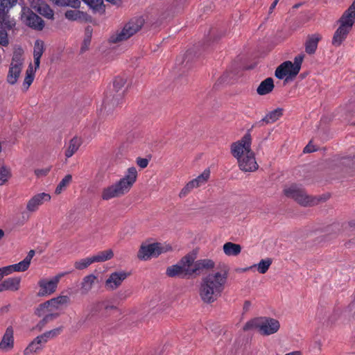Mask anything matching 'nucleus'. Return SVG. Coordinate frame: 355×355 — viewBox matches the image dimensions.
<instances>
[{
	"label": "nucleus",
	"instance_id": "nucleus-1",
	"mask_svg": "<svg viewBox=\"0 0 355 355\" xmlns=\"http://www.w3.org/2000/svg\"><path fill=\"white\" fill-rule=\"evenodd\" d=\"M251 145L252 137L248 130L241 139L233 142L230 146L231 154L236 159L239 169L243 172H254L259 168Z\"/></svg>",
	"mask_w": 355,
	"mask_h": 355
},
{
	"label": "nucleus",
	"instance_id": "nucleus-2",
	"mask_svg": "<svg viewBox=\"0 0 355 355\" xmlns=\"http://www.w3.org/2000/svg\"><path fill=\"white\" fill-rule=\"evenodd\" d=\"M226 272H216L203 277L199 285L198 294L203 303L211 304L220 296L227 282Z\"/></svg>",
	"mask_w": 355,
	"mask_h": 355
},
{
	"label": "nucleus",
	"instance_id": "nucleus-3",
	"mask_svg": "<svg viewBox=\"0 0 355 355\" xmlns=\"http://www.w3.org/2000/svg\"><path fill=\"white\" fill-rule=\"evenodd\" d=\"M137 179V171L134 166L128 168L125 175L114 183L103 188L101 198L103 200H110L121 198L131 190Z\"/></svg>",
	"mask_w": 355,
	"mask_h": 355
},
{
	"label": "nucleus",
	"instance_id": "nucleus-4",
	"mask_svg": "<svg viewBox=\"0 0 355 355\" xmlns=\"http://www.w3.org/2000/svg\"><path fill=\"white\" fill-rule=\"evenodd\" d=\"M17 2V0H0V44L4 46L8 44L6 29H11L15 25L9 12Z\"/></svg>",
	"mask_w": 355,
	"mask_h": 355
},
{
	"label": "nucleus",
	"instance_id": "nucleus-5",
	"mask_svg": "<svg viewBox=\"0 0 355 355\" xmlns=\"http://www.w3.org/2000/svg\"><path fill=\"white\" fill-rule=\"evenodd\" d=\"M126 82V78L122 76H116L114 79L112 88L106 92L103 101V107L107 112H110L122 103L125 92L123 88Z\"/></svg>",
	"mask_w": 355,
	"mask_h": 355
},
{
	"label": "nucleus",
	"instance_id": "nucleus-6",
	"mask_svg": "<svg viewBox=\"0 0 355 355\" xmlns=\"http://www.w3.org/2000/svg\"><path fill=\"white\" fill-rule=\"evenodd\" d=\"M280 328L279 322L270 317H259L248 321L243 326L245 331L257 329L262 336H269L277 333Z\"/></svg>",
	"mask_w": 355,
	"mask_h": 355
},
{
	"label": "nucleus",
	"instance_id": "nucleus-7",
	"mask_svg": "<svg viewBox=\"0 0 355 355\" xmlns=\"http://www.w3.org/2000/svg\"><path fill=\"white\" fill-rule=\"evenodd\" d=\"M283 192L287 198L294 200L303 207L314 206L320 201V198L308 195L302 187L295 184L285 187Z\"/></svg>",
	"mask_w": 355,
	"mask_h": 355
},
{
	"label": "nucleus",
	"instance_id": "nucleus-8",
	"mask_svg": "<svg viewBox=\"0 0 355 355\" xmlns=\"http://www.w3.org/2000/svg\"><path fill=\"white\" fill-rule=\"evenodd\" d=\"M144 24V19L142 17H136L130 19L120 33L111 37L112 42L116 43L128 40L138 32Z\"/></svg>",
	"mask_w": 355,
	"mask_h": 355
},
{
	"label": "nucleus",
	"instance_id": "nucleus-9",
	"mask_svg": "<svg viewBox=\"0 0 355 355\" xmlns=\"http://www.w3.org/2000/svg\"><path fill=\"white\" fill-rule=\"evenodd\" d=\"M70 299L67 295H60L52 298L42 304H40L35 311V314L41 317L47 312L52 311V309H58L60 305H67L69 304Z\"/></svg>",
	"mask_w": 355,
	"mask_h": 355
},
{
	"label": "nucleus",
	"instance_id": "nucleus-10",
	"mask_svg": "<svg viewBox=\"0 0 355 355\" xmlns=\"http://www.w3.org/2000/svg\"><path fill=\"white\" fill-rule=\"evenodd\" d=\"M21 19L27 26L33 30L40 31L44 28V21L29 8H22Z\"/></svg>",
	"mask_w": 355,
	"mask_h": 355
},
{
	"label": "nucleus",
	"instance_id": "nucleus-11",
	"mask_svg": "<svg viewBox=\"0 0 355 355\" xmlns=\"http://www.w3.org/2000/svg\"><path fill=\"white\" fill-rule=\"evenodd\" d=\"M162 253V247L159 243L151 244L142 243L137 252V257L140 260L146 261L151 257H157Z\"/></svg>",
	"mask_w": 355,
	"mask_h": 355
},
{
	"label": "nucleus",
	"instance_id": "nucleus-12",
	"mask_svg": "<svg viewBox=\"0 0 355 355\" xmlns=\"http://www.w3.org/2000/svg\"><path fill=\"white\" fill-rule=\"evenodd\" d=\"M62 275V274H59L50 280L46 279H40L38 282L40 290L37 293V296L44 297L53 294L56 291L58 284Z\"/></svg>",
	"mask_w": 355,
	"mask_h": 355
},
{
	"label": "nucleus",
	"instance_id": "nucleus-13",
	"mask_svg": "<svg viewBox=\"0 0 355 355\" xmlns=\"http://www.w3.org/2000/svg\"><path fill=\"white\" fill-rule=\"evenodd\" d=\"M196 259V254L195 253H189L179 261L186 278L195 275L194 265Z\"/></svg>",
	"mask_w": 355,
	"mask_h": 355
},
{
	"label": "nucleus",
	"instance_id": "nucleus-14",
	"mask_svg": "<svg viewBox=\"0 0 355 355\" xmlns=\"http://www.w3.org/2000/svg\"><path fill=\"white\" fill-rule=\"evenodd\" d=\"M128 275L129 274L124 271L112 272L106 279L105 286L108 290L114 291L121 285Z\"/></svg>",
	"mask_w": 355,
	"mask_h": 355
},
{
	"label": "nucleus",
	"instance_id": "nucleus-15",
	"mask_svg": "<svg viewBox=\"0 0 355 355\" xmlns=\"http://www.w3.org/2000/svg\"><path fill=\"white\" fill-rule=\"evenodd\" d=\"M51 196L46 193H40L33 196L27 202L26 209L30 212L36 211L44 202H49Z\"/></svg>",
	"mask_w": 355,
	"mask_h": 355
},
{
	"label": "nucleus",
	"instance_id": "nucleus-16",
	"mask_svg": "<svg viewBox=\"0 0 355 355\" xmlns=\"http://www.w3.org/2000/svg\"><path fill=\"white\" fill-rule=\"evenodd\" d=\"M355 21V0L350 6L344 12L338 22L340 25H343L347 28H352Z\"/></svg>",
	"mask_w": 355,
	"mask_h": 355
},
{
	"label": "nucleus",
	"instance_id": "nucleus-17",
	"mask_svg": "<svg viewBox=\"0 0 355 355\" xmlns=\"http://www.w3.org/2000/svg\"><path fill=\"white\" fill-rule=\"evenodd\" d=\"M14 347V330L11 326L6 328L0 342V350L8 351Z\"/></svg>",
	"mask_w": 355,
	"mask_h": 355
},
{
	"label": "nucleus",
	"instance_id": "nucleus-18",
	"mask_svg": "<svg viewBox=\"0 0 355 355\" xmlns=\"http://www.w3.org/2000/svg\"><path fill=\"white\" fill-rule=\"evenodd\" d=\"M322 39L320 34L315 33L309 35L305 42V51L309 55L314 54L317 50L319 41Z\"/></svg>",
	"mask_w": 355,
	"mask_h": 355
},
{
	"label": "nucleus",
	"instance_id": "nucleus-19",
	"mask_svg": "<svg viewBox=\"0 0 355 355\" xmlns=\"http://www.w3.org/2000/svg\"><path fill=\"white\" fill-rule=\"evenodd\" d=\"M21 278L18 277H9L0 284V292L3 291H17L19 289Z\"/></svg>",
	"mask_w": 355,
	"mask_h": 355
},
{
	"label": "nucleus",
	"instance_id": "nucleus-20",
	"mask_svg": "<svg viewBox=\"0 0 355 355\" xmlns=\"http://www.w3.org/2000/svg\"><path fill=\"white\" fill-rule=\"evenodd\" d=\"M44 345L45 344L43 343L41 338H40L39 336H37L24 349L23 352L24 355H31L33 354L38 353L43 349Z\"/></svg>",
	"mask_w": 355,
	"mask_h": 355
},
{
	"label": "nucleus",
	"instance_id": "nucleus-21",
	"mask_svg": "<svg viewBox=\"0 0 355 355\" xmlns=\"http://www.w3.org/2000/svg\"><path fill=\"white\" fill-rule=\"evenodd\" d=\"M351 31V28H347L343 25H340L337 30L335 31L333 39L332 44L335 46H340L342 42L345 40L347 35Z\"/></svg>",
	"mask_w": 355,
	"mask_h": 355
},
{
	"label": "nucleus",
	"instance_id": "nucleus-22",
	"mask_svg": "<svg viewBox=\"0 0 355 355\" xmlns=\"http://www.w3.org/2000/svg\"><path fill=\"white\" fill-rule=\"evenodd\" d=\"M214 262L211 259H205L195 261V275H200L204 270L214 268Z\"/></svg>",
	"mask_w": 355,
	"mask_h": 355
},
{
	"label": "nucleus",
	"instance_id": "nucleus-23",
	"mask_svg": "<svg viewBox=\"0 0 355 355\" xmlns=\"http://www.w3.org/2000/svg\"><path fill=\"white\" fill-rule=\"evenodd\" d=\"M44 51V43L42 40H37L34 44L33 58L35 70L40 67V58Z\"/></svg>",
	"mask_w": 355,
	"mask_h": 355
},
{
	"label": "nucleus",
	"instance_id": "nucleus-24",
	"mask_svg": "<svg viewBox=\"0 0 355 355\" xmlns=\"http://www.w3.org/2000/svg\"><path fill=\"white\" fill-rule=\"evenodd\" d=\"M275 87L274 80L272 78H267L261 81L257 89V92L260 96H263L272 92Z\"/></svg>",
	"mask_w": 355,
	"mask_h": 355
},
{
	"label": "nucleus",
	"instance_id": "nucleus-25",
	"mask_svg": "<svg viewBox=\"0 0 355 355\" xmlns=\"http://www.w3.org/2000/svg\"><path fill=\"white\" fill-rule=\"evenodd\" d=\"M96 279V277L93 274L87 275L83 279L80 286L81 295H87L92 290Z\"/></svg>",
	"mask_w": 355,
	"mask_h": 355
},
{
	"label": "nucleus",
	"instance_id": "nucleus-26",
	"mask_svg": "<svg viewBox=\"0 0 355 355\" xmlns=\"http://www.w3.org/2000/svg\"><path fill=\"white\" fill-rule=\"evenodd\" d=\"M340 171L348 172L349 170H355V156L354 157H342L338 162Z\"/></svg>",
	"mask_w": 355,
	"mask_h": 355
},
{
	"label": "nucleus",
	"instance_id": "nucleus-27",
	"mask_svg": "<svg viewBox=\"0 0 355 355\" xmlns=\"http://www.w3.org/2000/svg\"><path fill=\"white\" fill-rule=\"evenodd\" d=\"M241 245L232 242L225 243L223 247L224 253L229 257L239 255L241 252Z\"/></svg>",
	"mask_w": 355,
	"mask_h": 355
},
{
	"label": "nucleus",
	"instance_id": "nucleus-28",
	"mask_svg": "<svg viewBox=\"0 0 355 355\" xmlns=\"http://www.w3.org/2000/svg\"><path fill=\"white\" fill-rule=\"evenodd\" d=\"M283 114V109L282 108H277L270 112H268L261 121H259V123H273L277 121L279 117H281Z\"/></svg>",
	"mask_w": 355,
	"mask_h": 355
},
{
	"label": "nucleus",
	"instance_id": "nucleus-29",
	"mask_svg": "<svg viewBox=\"0 0 355 355\" xmlns=\"http://www.w3.org/2000/svg\"><path fill=\"white\" fill-rule=\"evenodd\" d=\"M22 67L16 66V64H10L8 73L7 76V82L10 85H15L18 80L21 72Z\"/></svg>",
	"mask_w": 355,
	"mask_h": 355
},
{
	"label": "nucleus",
	"instance_id": "nucleus-30",
	"mask_svg": "<svg viewBox=\"0 0 355 355\" xmlns=\"http://www.w3.org/2000/svg\"><path fill=\"white\" fill-rule=\"evenodd\" d=\"M166 274L169 277L186 278L179 262L177 264L168 267L166 270Z\"/></svg>",
	"mask_w": 355,
	"mask_h": 355
},
{
	"label": "nucleus",
	"instance_id": "nucleus-31",
	"mask_svg": "<svg viewBox=\"0 0 355 355\" xmlns=\"http://www.w3.org/2000/svg\"><path fill=\"white\" fill-rule=\"evenodd\" d=\"M93 306L97 309H103V311L101 313V317L103 318H106L109 316V311L117 309L116 306L110 305L105 301L97 302L94 303Z\"/></svg>",
	"mask_w": 355,
	"mask_h": 355
},
{
	"label": "nucleus",
	"instance_id": "nucleus-32",
	"mask_svg": "<svg viewBox=\"0 0 355 355\" xmlns=\"http://www.w3.org/2000/svg\"><path fill=\"white\" fill-rule=\"evenodd\" d=\"M65 17L70 21L87 20V14L77 10H68L64 13Z\"/></svg>",
	"mask_w": 355,
	"mask_h": 355
},
{
	"label": "nucleus",
	"instance_id": "nucleus-33",
	"mask_svg": "<svg viewBox=\"0 0 355 355\" xmlns=\"http://www.w3.org/2000/svg\"><path fill=\"white\" fill-rule=\"evenodd\" d=\"M63 327H59L55 328L53 329L47 331L40 335H39L40 338L43 341L44 344H46L50 339H53L57 337L58 335L61 334L62 331Z\"/></svg>",
	"mask_w": 355,
	"mask_h": 355
},
{
	"label": "nucleus",
	"instance_id": "nucleus-34",
	"mask_svg": "<svg viewBox=\"0 0 355 355\" xmlns=\"http://www.w3.org/2000/svg\"><path fill=\"white\" fill-rule=\"evenodd\" d=\"M81 141L79 138L74 137L70 141L67 149L65 151V156L67 158L71 157L79 148Z\"/></svg>",
	"mask_w": 355,
	"mask_h": 355
},
{
	"label": "nucleus",
	"instance_id": "nucleus-35",
	"mask_svg": "<svg viewBox=\"0 0 355 355\" xmlns=\"http://www.w3.org/2000/svg\"><path fill=\"white\" fill-rule=\"evenodd\" d=\"M58 316L59 313H46L43 317V318L36 324L35 329L39 331H42V329L49 322L54 320L55 319L58 318Z\"/></svg>",
	"mask_w": 355,
	"mask_h": 355
},
{
	"label": "nucleus",
	"instance_id": "nucleus-36",
	"mask_svg": "<svg viewBox=\"0 0 355 355\" xmlns=\"http://www.w3.org/2000/svg\"><path fill=\"white\" fill-rule=\"evenodd\" d=\"M114 257L112 250L108 249L104 251L99 252L94 256H92L94 263L95 262H104L111 259Z\"/></svg>",
	"mask_w": 355,
	"mask_h": 355
},
{
	"label": "nucleus",
	"instance_id": "nucleus-37",
	"mask_svg": "<svg viewBox=\"0 0 355 355\" xmlns=\"http://www.w3.org/2000/svg\"><path fill=\"white\" fill-rule=\"evenodd\" d=\"M53 3L60 7L69 6L73 8L77 9L80 6V0H49Z\"/></svg>",
	"mask_w": 355,
	"mask_h": 355
},
{
	"label": "nucleus",
	"instance_id": "nucleus-38",
	"mask_svg": "<svg viewBox=\"0 0 355 355\" xmlns=\"http://www.w3.org/2000/svg\"><path fill=\"white\" fill-rule=\"evenodd\" d=\"M35 78V71L33 69L31 64H29L26 71V76L24 80L23 87L25 91L28 90Z\"/></svg>",
	"mask_w": 355,
	"mask_h": 355
},
{
	"label": "nucleus",
	"instance_id": "nucleus-39",
	"mask_svg": "<svg viewBox=\"0 0 355 355\" xmlns=\"http://www.w3.org/2000/svg\"><path fill=\"white\" fill-rule=\"evenodd\" d=\"M37 12L47 19H54V12L53 9H51V8L46 3H42L39 5L37 8Z\"/></svg>",
	"mask_w": 355,
	"mask_h": 355
},
{
	"label": "nucleus",
	"instance_id": "nucleus-40",
	"mask_svg": "<svg viewBox=\"0 0 355 355\" xmlns=\"http://www.w3.org/2000/svg\"><path fill=\"white\" fill-rule=\"evenodd\" d=\"M292 67V62L286 61L282 63L275 70V75L278 79H283L287 74L286 68Z\"/></svg>",
	"mask_w": 355,
	"mask_h": 355
},
{
	"label": "nucleus",
	"instance_id": "nucleus-41",
	"mask_svg": "<svg viewBox=\"0 0 355 355\" xmlns=\"http://www.w3.org/2000/svg\"><path fill=\"white\" fill-rule=\"evenodd\" d=\"M272 263V259L267 258L265 259H261L259 263L254 265L253 267H257L259 273L265 274L268 271Z\"/></svg>",
	"mask_w": 355,
	"mask_h": 355
},
{
	"label": "nucleus",
	"instance_id": "nucleus-42",
	"mask_svg": "<svg viewBox=\"0 0 355 355\" xmlns=\"http://www.w3.org/2000/svg\"><path fill=\"white\" fill-rule=\"evenodd\" d=\"M72 181V176L70 174H68L62 178V180L60 182V183L58 184L55 193L56 194H60L62 192V191L65 190L67 186L71 183Z\"/></svg>",
	"mask_w": 355,
	"mask_h": 355
},
{
	"label": "nucleus",
	"instance_id": "nucleus-43",
	"mask_svg": "<svg viewBox=\"0 0 355 355\" xmlns=\"http://www.w3.org/2000/svg\"><path fill=\"white\" fill-rule=\"evenodd\" d=\"M210 176V171L209 169H205L202 174L198 175L196 178L192 180L194 182V184L197 187H200L202 184H205L209 178Z\"/></svg>",
	"mask_w": 355,
	"mask_h": 355
},
{
	"label": "nucleus",
	"instance_id": "nucleus-44",
	"mask_svg": "<svg viewBox=\"0 0 355 355\" xmlns=\"http://www.w3.org/2000/svg\"><path fill=\"white\" fill-rule=\"evenodd\" d=\"M304 58V55L303 54H300L294 58V62H292L291 67L293 68V74L297 75L299 73Z\"/></svg>",
	"mask_w": 355,
	"mask_h": 355
},
{
	"label": "nucleus",
	"instance_id": "nucleus-45",
	"mask_svg": "<svg viewBox=\"0 0 355 355\" xmlns=\"http://www.w3.org/2000/svg\"><path fill=\"white\" fill-rule=\"evenodd\" d=\"M94 263L92 257L80 259L74 263V267L77 270H83Z\"/></svg>",
	"mask_w": 355,
	"mask_h": 355
},
{
	"label": "nucleus",
	"instance_id": "nucleus-46",
	"mask_svg": "<svg viewBox=\"0 0 355 355\" xmlns=\"http://www.w3.org/2000/svg\"><path fill=\"white\" fill-rule=\"evenodd\" d=\"M11 177V172L10 168L6 166H2L0 168V186L3 185L8 179Z\"/></svg>",
	"mask_w": 355,
	"mask_h": 355
},
{
	"label": "nucleus",
	"instance_id": "nucleus-47",
	"mask_svg": "<svg viewBox=\"0 0 355 355\" xmlns=\"http://www.w3.org/2000/svg\"><path fill=\"white\" fill-rule=\"evenodd\" d=\"M91 39H92V31L89 30V28L88 27L86 29L85 37V39L82 44L81 49H80L81 53H83V52L86 51L87 50H88L90 43H91Z\"/></svg>",
	"mask_w": 355,
	"mask_h": 355
},
{
	"label": "nucleus",
	"instance_id": "nucleus-48",
	"mask_svg": "<svg viewBox=\"0 0 355 355\" xmlns=\"http://www.w3.org/2000/svg\"><path fill=\"white\" fill-rule=\"evenodd\" d=\"M194 188H197L194 182L192 180L189 181L180 191L179 193L180 198H184L188 195Z\"/></svg>",
	"mask_w": 355,
	"mask_h": 355
},
{
	"label": "nucleus",
	"instance_id": "nucleus-49",
	"mask_svg": "<svg viewBox=\"0 0 355 355\" xmlns=\"http://www.w3.org/2000/svg\"><path fill=\"white\" fill-rule=\"evenodd\" d=\"M29 266V263H28L25 259L18 263L11 265V267L14 268L15 272H24L28 270Z\"/></svg>",
	"mask_w": 355,
	"mask_h": 355
},
{
	"label": "nucleus",
	"instance_id": "nucleus-50",
	"mask_svg": "<svg viewBox=\"0 0 355 355\" xmlns=\"http://www.w3.org/2000/svg\"><path fill=\"white\" fill-rule=\"evenodd\" d=\"M354 107V106L352 103H349L345 106L340 107L337 110L338 114H340L341 116L345 115L347 116V113L350 112Z\"/></svg>",
	"mask_w": 355,
	"mask_h": 355
},
{
	"label": "nucleus",
	"instance_id": "nucleus-51",
	"mask_svg": "<svg viewBox=\"0 0 355 355\" xmlns=\"http://www.w3.org/2000/svg\"><path fill=\"white\" fill-rule=\"evenodd\" d=\"M83 1L94 9H98L103 3V0H83Z\"/></svg>",
	"mask_w": 355,
	"mask_h": 355
},
{
	"label": "nucleus",
	"instance_id": "nucleus-52",
	"mask_svg": "<svg viewBox=\"0 0 355 355\" xmlns=\"http://www.w3.org/2000/svg\"><path fill=\"white\" fill-rule=\"evenodd\" d=\"M23 60L20 53H15L10 64H16V66L22 67Z\"/></svg>",
	"mask_w": 355,
	"mask_h": 355
},
{
	"label": "nucleus",
	"instance_id": "nucleus-53",
	"mask_svg": "<svg viewBox=\"0 0 355 355\" xmlns=\"http://www.w3.org/2000/svg\"><path fill=\"white\" fill-rule=\"evenodd\" d=\"M51 171V167H47L45 168H38L35 170V174L37 177H42L46 176L49 171Z\"/></svg>",
	"mask_w": 355,
	"mask_h": 355
},
{
	"label": "nucleus",
	"instance_id": "nucleus-54",
	"mask_svg": "<svg viewBox=\"0 0 355 355\" xmlns=\"http://www.w3.org/2000/svg\"><path fill=\"white\" fill-rule=\"evenodd\" d=\"M137 164L141 168H144L148 166V160L146 158L138 157L137 159Z\"/></svg>",
	"mask_w": 355,
	"mask_h": 355
},
{
	"label": "nucleus",
	"instance_id": "nucleus-55",
	"mask_svg": "<svg viewBox=\"0 0 355 355\" xmlns=\"http://www.w3.org/2000/svg\"><path fill=\"white\" fill-rule=\"evenodd\" d=\"M316 150V148H315L314 146H313L311 144V142L310 141L306 146L305 148H304V150L303 152L305 153H312V152H314Z\"/></svg>",
	"mask_w": 355,
	"mask_h": 355
},
{
	"label": "nucleus",
	"instance_id": "nucleus-56",
	"mask_svg": "<svg viewBox=\"0 0 355 355\" xmlns=\"http://www.w3.org/2000/svg\"><path fill=\"white\" fill-rule=\"evenodd\" d=\"M0 270L2 271L3 275H8L10 274L12 272L14 271V268H12L10 266L3 267L0 268Z\"/></svg>",
	"mask_w": 355,
	"mask_h": 355
},
{
	"label": "nucleus",
	"instance_id": "nucleus-57",
	"mask_svg": "<svg viewBox=\"0 0 355 355\" xmlns=\"http://www.w3.org/2000/svg\"><path fill=\"white\" fill-rule=\"evenodd\" d=\"M35 254V250H31L28 252V253L27 256L25 257V259H25L28 263H29V264H31V259H33V257H34Z\"/></svg>",
	"mask_w": 355,
	"mask_h": 355
},
{
	"label": "nucleus",
	"instance_id": "nucleus-58",
	"mask_svg": "<svg viewBox=\"0 0 355 355\" xmlns=\"http://www.w3.org/2000/svg\"><path fill=\"white\" fill-rule=\"evenodd\" d=\"M250 306H251V303L250 301H248V300L245 301L244 304H243V310L245 311H248L249 310Z\"/></svg>",
	"mask_w": 355,
	"mask_h": 355
},
{
	"label": "nucleus",
	"instance_id": "nucleus-59",
	"mask_svg": "<svg viewBox=\"0 0 355 355\" xmlns=\"http://www.w3.org/2000/svg\"><path fill=\"white\" fill-rule=\"evenodd\" d=\"M286 70L288 71V74L287 75H288L291 78L295 77L297 76V75H294V74L292 73V71H293V68L292 67H288L286 68Z\"/></svg>",
	"mask_w": 355,
	"mask_h": 355
},
{
	"label": "nucleus",
	"instance_id": "nucleus-60",
	"mask_svg": "<svg viewBox=\"0 0 355 355\" xmlns=\"http://www.w3.org/2000/svg\"><path fill=\"white\" fill-rule=\"evenodd\" d=\"M285 355H302V353L300 351H294L292 352L287 353Z\"/></svg>",
	"mask_w": 355,
	"mask_h": 355
},
{
	"label": "nucleus",
	"instance_id": "nucleus-61",
	"mask_svg": "<svg viewBox=\"0 0 355 355\" xmlns=\"http://www.w3.org/2000/svg\"><path fill=\"white\" fill-rule=\"evenodd\" d=\"M278 1H279V0H275L273 1V3L271 4V6L270 7V10H272L275 8Z\"/></svg>",
	"mask_w": 355,
	"mask_h": 355
},
{
	"label": "nucleus",
	"instance_id": "nucleus-62",
	"mask_svg": "<svg viewBox=\"0 0 355 355\" xmlns=\"http://www.w3.org/2000/svg\"><path fill=\"white\" fill-rule=\"evenodd\" d=\"M349 225L351 226V227H354L355 226V220L349 221Z\"/></svg>",
	"mask_w": 355,
	"mask_h": 355
},
{
	"label": "nucleus",
	"instance_id": "nucleus-63",
	"mask_svg": "<svg viewBox=\"0 0 355 355\" xmlns=\"http://www.w3.org/2000/svg\"><path fill=\"white\" fill-rule=\"evenodd\" d=\"M4 236V232L0 229V240Z\"/></svg>",
	"mask_w": 355,
	"mask_h": 355
},
{
	"label": "nucleus",
	"instance_id": "nucleus-64",
	"mask_svg": "<svg viewBox=\"0 0 355 355\" xmlns=\"http://www.w3.org/2000/svg\"><path fill=\"white\" fill-rule=\"evenodd\" d=\"M1 311H8V306H4L1 309Z\"/></svg>",
	"mask_w": 355,
	"mask_h": 355
}]
</instances>
